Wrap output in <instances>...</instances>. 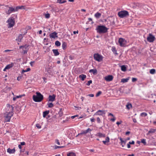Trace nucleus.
<instances>
[{"label":"nucleus","instance_id":"nucleus-15","mask_svg":"<svg viewBox=\"0 0 156 156\" xmlns=\"http://www.w3.org/2000/svg\"><path fill=\"white\" fill-rule=\"evenodd\" d=\"M16 150L15 148L13 149H11L9 148L7 150V152L9 154H14L15 153Z\"/></svg>","mask_w":156,"mask_h":156},{"label":"nucleus","instance_id":"nucleus-60","mask_svg":"<svg viewBox=\"0 0 156 156\" xmlns=\"http://www.w3.org/2000/svg\"><path fill=\"white\" fill-rule=\"evenodd\" d=\"M19 9L18 6L16 7V8H14V9H15L14 12L15 11H17Z\"/></svg>","mask_w":156,"mask_h":156},{"label":"nucleus","instance_id":"nucleus-41","mask_svg":"<svg viewBox=\"0 0 156 156\" xmlns=\"http://www.w3.org/2000/svg\"><path fill=\"white\" fill-rule=\"evenodd\" d=\"M48 107L49 108H51L54 106L53 104L52 103L48 104Z\"/></svg>","mask_w":156,"mask_h":156},{"label":"nucleus","instance_id":"nucleus-56","mask_svg":"<svg viewBox=\"0 0 156 156\" xmlns=\"http://www.w3.org/2000/svg\"><path fill=\"white\" fill-rule=\"evenodd\" d=\"M55 142L56 143V144H58V145H60V143L59 141V140L57 139V140H55Z\"/></svg>","mask_w":156,"mask_h":156},{"label":"nucleus","instance_id":"nucleus-48","mask_svg":"<svg viewBox=\"0 0 156 156\" xmlns=\"http://www.w3.org/2000/svg\"><path fill=\"white\" fill-rule=\"evenodd\" d=\"M113 118L111 119H110V120L112 122H114L116 118L114 116H113Z\"/></svg>","mask_w":156,"mask_h":156},{"label":"nucleus","instance_id":"nucleus-20","mask_svg":"<svg viewBox=\"0 0 156 156\" xmlns=\"http://www.w3.org/2000/svg\"><path fill=\"white\" fill-rule=\"evenodd\" d=\"M86 77V75L84 74H81L79 76V78L81 79L83 81L84 80Z\"/></svg>","mask_w":156,"mask_h":156},{"label":"nucleus","instance_id":"nucleus-42","mask_svg":"<svg viewBox=\"0 0 156 156\" xmlns=\"http://www.w3.org/2000/svg\"><path fill=\"white\" fill-rule=\"evenodd\" d=\"M102 93L101 91H99L96 94V96L97 97L99 96Z\"/></svg>","mask_w":156,"mask_h":156},{"label":"nucleus","instance_id":"nucleus-39","mask_svg":"<svg viewBox=\"0 0 156 156\" xmlns=\"http://www.w3.org/2000/svg\"><path fill=\"white\" fill-rule=\"evenodd\" d=\"M60 43L58 41H57L55 42V45L57 46H58L60 45Z\"/></svg>","mask_w":156,"mask_h":156},{"label":"nucleus","instance_id":"nucleus-45","mask_svg":"<svg viewBox=\"0 0 156 156\" xmlns=\"http://www.w3.org/2000/svg\"><path fill=\"white\" fill-rule=\"evenodd\" d=\"M50 16L49 13L46 14L45 15V17L46 18H48L50 17Z\"/></svg>","mask_w":156,"mask_h":156},{"label":"nucleus","instance_id":"nucleus-17","mask_svg":"<svg viewBox=\"0 0 156 156\" xmlns=\"http://www.w3.org/2000/svg\"><path fill=\"white\" fill-rule=\"evenodd\" d=\"M89 72L90 73H93L94 75H96L98 73L97 70L96 69H90V70Z\"/></svg>","mask_w":156,"mask_h":156},{"label":"nucleus","instance_id":"nucleus-61","mask_svg":"<svg viewBox=\"0 0 156 156\" xmlns=\"http://www.w3.org/2000/svg\"><path fill=\"white\" fill-rule=\"evenodd\" d=\"M90 121L92 122H94L95 121V119L94 118L90 119Z\"/></svg>","mask_w":156,"mask_h":156},{"label":"nucleus","instance_id":"nucleus-3","mask_svg":"<svg viewBox=\"0 0 156 156\" xmlns=\"http://www.w3.org/2000/svg\"><path fill=\"white\" fill-rule=\"evenodd\" d=\"M118 15L121 18H123L129 16L128 12L126 10H122L119 12Z\"/></svg>","mask_w":156,"mask_h":156},{"label":"nucleus","instance_id":"nucleus-54","mask_svg":"<svg viewBox=\"0 0 156 156\" xmlns=\"http://www.w3.org/2000/svg\"><path fill=\"white\" fill-rule=\"evenodd\" d=\"M91 130L89 128H88L87 129L85 130L86 133H87L89 131H91Z\"/></svg>","mask_w":156,"mask_h":156},{"label":"nucleus","instance_id":"nucleus-10","mask_svg":"<svg viewBox=\"0 0 156 156\" xmlns=\"http://www.w3.org/2000/svg\"><path fill=\"white\" fill-rule=\"evenodd\" d=\"M105 114V111L99 110L95 113L94 115H101Z\"/></svg>","mask_w":156,"mask_h":156},{"label":"nucleus","instance_id":"nucleus-55","mask_svg":"<svg viewBox=\"0 0 156 156\" xmlns=\"http://www.w3.org/2000/svg\"><path fill=\"white\" fill-rule=\"evenodd\" d=\"M126 140H124V142H123V144L122 145V147H124V145H125L126 142Z\"/></svg>","mask_w":156,"mask_h":156},{"label":"nucleus","instance_id":"nucleus-28","mask_svg":"<svg viewBox=\"0 0 156 156\" xmlns=\"http://www.w3.org/2000/svg\"><path fill=\"white\" fill-rule=\"evenodd\" d=\"M23 38L22 34H20L18 37V38L16 39V40H18L19 41H20Z\"/></svg>","mask_w":156,"mask_h":156},{"label":"nucleus","instance_id":"nucleus-59","mask_svg":"<svg viewBox=\"0 0 156 156\" xmlns=\"http://www.w3.org/2000/svg\"><path fill=\"white\" fill-rule=\"evenodd\" d=\"M21 78H22L21 76H18L17 78V80H18L20 81L21 79Z\"/></svg>","mask_w":156,"mask_h":156},{"label":"nucleus","instance_id":"nucleus-50","mask_svg":"<svg viewBox=\"0 0 156 156\" xmlns=\"http://www.w3.org/2000/svg\"><path fill=\"white\" fill-rule=\"evenodd\" d=\"M18 7L19 9H25L24 6H18Z\"/></svg>","mask_w":156,"mask_h":156},{"label":"nucleus","instance_id":"nucleus-36","mask_svg":"<svg viewBox=\"0 0 156 156\" xmlns=\"http://www.w3.org/2000/svg\"><path fill=\"white\" fill-rule=\"evenodd\" d=\"M30 70V69L29 68H27V69L25 70L23 69L22 71V73L23 74V73L29 71Z\"/></svg>","mask_w":156,"mask_h":156},{"label":"nucleus","instance_id":"nucleus-51","mask_svg":"<svg viewBox=\"0 0 156 156\" xmlns=\"http://www.w3.org/2000/svg\"><path fill=\"white\" fill-rule=\"evenodd\" d=\"M137 80V79L136 78H133L132 79V81L133 82H135Z\"/></svg>","mask_w":156,"mask_h":156},{"label":"nucleus","instance_id":"nucleus-34","mask_svg":"<svg viewBox=\"0 0 156 156\" xmlns=\"http://www.w3.org/2000/svg\"><path fill=\"white\" fill-rule=\"evenodd\" d=\"M67 46V44L65 42H63L62 43V47L63 48V49H65V48H66Z\"/></svg>","mask_w":156,"mask_h":156},{"label":"nucleus","instance_id":"nucleus-29","mask_svg":"<svg viewBox=\"0 0 156 156\" xmlns=\"http://www.w3.org/2000/svg\"><path fill=\"white\" fill-rule=\"evenodd\" d=\"M126 106V108L128 109H129L131 108L132 107V105L129 103H128Z\"/></svg>","mask_w":156,"mask_h":156},{"label":"nucleus","instance_id":"nucleus-27","mask_svg":"<svg viewBox=\"0 0 156 156\" xmlns=\"http://www.w3.org/2000/svg\"><path fill=\"white\" fill-rule=\"evenodd\" d=\"M25 96L24 94H23V95L17 96L16 97H14L13 98V101H15L17 98H21L22 96Z\"/></svg>","mask_w":156,"mask_h":156},{"label":"nucleus","instance_id":"nucleus-57","mask_svg":"<svg viewBox=\"0 0 156 156\" xmlns=\"http://www.w3.org/2000/svg\"><path fill=\"white\" fill-rule=\"evenodd\" d=\"M122 122V121H120V122H116V124L118 125H119V124H121Z\"/></svg>","mask_w":156,"mask_h":156},{"label":"nucleus","instance_id":"nucleus-21","mask_svg":"<svg viewBox=\"0 0 156 156\" xmlns=\"http://www.w3.org/2000/svg\"><path fill=\"white\" fill-rule=\"evenodd\" d=\"M52 51L55 56H57L59 55V53L58 51V49H53Z\"/></svg>","mask_w":156,"mask_h":156},{"label":"nucleus","instance_id":"nucleus-52","mask_svg":"<svg viewBox=\"0 0 156 156\" xmlns=\"http://www.w3.org/2000/svg\"><path fill=\"white\" fill-rule=\"evenodd\" d=\"M97 122L98 123H100L101 122V120L100 118L99 117H98L97 119Z\"/></svg>","mask_w":156,"mask_h":156},{"label":"nucleus","instance_id":"nucleus-53","mask_svg":"<svg viewBox=\"0 0 156 156\" xmlns=\"http://www.w3.org/2000/svg\"><path fill=\"white\" fill-rule=\"evenodd\" d=\"M109 138L108 136H107L105 139V141H107L108 142H109Z\"/></svg>","mask_w":156,"mask_h":156},{"label":"nucleus","instance_id":"nucleus-22","mask_svg":"<svg viewBox=\"0 0 156 156\" xmlns=\"http://www.w3.org/2000/svg\"><path fill=\"white\" fill-rule=\"evenodd\" d=\"M49 112V110L43 112V117L44 118L46 117V115H48Z\"/></svg>","mask_w":156,"mask_h":156},{"label":"nucleus","instance_id":"nucleus-33","mask_svg":"<svg viewBox=\"0 0 156 156\" xmlns=\"http://www.w3.org/2000/svg\"><path fill=\"white\" fill-rule=\"evenodd\" d=\"M62 108H61L58 113L60 117H61L63 115V113L62 111Z\"/></svg>","mask_w":156,"mask_h":156},{"label":"nucleus","instance_id":"nucleus-40","mask_svg":"<svg viewBox=\"0 0 156 156\" xmlns=\"http://www.w3.org/2000/svg\"><path fill=\"white\" fill-rule=\"evenodd\" d=\"M147 114L145 112H142L140 114V115L142 116H146L147 115Z\"/></svg>","mask_w":156,"mask_h":156},{"label":"nucleus","instance_id":"nucleus-23","mask_svg":"<svg viewBox=\"0 0 156 156\" xmlns=\"http://www.w3.org/2000/svg\"><path fill=\"white\" fill-rule=\"evenodd\" d=\"M129 79V78L128 77L126 79H122L121 80V82L125 83L127 82Z\"/></svg>","mask_w":156,"mask_h":156},{"label":"nucleus","instance_id":"nucleus-43","mask_svg":"<svg viewBox=\"0 0 156 156\" xmlns=\"http://www.w3.org/2000/svg\"><path fill=\"white\" fill-rule=\"evenodd\" d=\"M113 52L116 55H117L118 54L117 53V51L116 49H112Z\"/></svg>","mask_w":156,"mask_h":156},{"label":"nucleus","instance_id":"nucleus-35","mask_svg":"<svg viewBox=\"0 0 156 156\" xmlns=\"http://www.w3.org/2000/svg\"><path fill=\"white\" fill-rule=\"evenodd\" d=\"M141 143L145 145L147 144V143L146 142V140L145 139H143L141 140Z\"/></svg>","mask_w":156,"mask_h":156},{"label":"nucleus","instance_id":"nucleus-30","mask_svg":"<svg viewBox=\"0 0 156 156\" xmlns=\"http://www.w3.org/2000/svg\"><path fill=\"white\" fill-rule=\"evenodd\" d=\"M57 2L61 4L63 3L66 2V0H57Z\"/></svg>","mask_w":156,"mask_h":156},{"label":"nucleus","instance_id":"nucleus-7","mask_svg":"<svg viewBox=\"0 0 156 156\" xmlns=\"http://www.w3.org/2000/svg\"><path fill=\"white\" fill-rule=\"evenodd\" d=\"M94 59L96 61L100 62L102 60V56L98 53L94 54Z\"/></svg>","mask_w":156,"mask_h":156},{"label":"nucleus","instance_id":"nucleus-25","mask_svg":"<svg viewBox=\"0 0 156 156\" xmlns=\"http://www.w3.org/2000/svg\"><path fill=\"white\" fill-rule=\"evenodd\" d=\"M121 67L122 71L125 72L126 70V67L125 65H122L121 66Z\"/></svg>","mask_w":156,"mask_h":156},{"label":"nucleus","instance_id":"nucleus-11","mask_svg":"<svg viewBox=\"0 0 156 156\" xmlns=\"http://www.w3.org/2000/svg\"><path fill=\"white\" fill-rule=\"evenodd\" d=\"M113 79L112 76L111 75L107 76L105 78V79L107 81H110L113 80Z\"/></svg>","mask_w":156,"mask_h":156},{"label":"nucleus","instance_id":"nucleus-32","mask_svg":"<svg viewBox=\"0 0 156 156\" xmlns=\"http://www.w3.org/2000/svg\"><path fill=\"white\" fill-rule=\"evenodd\" d=\"M150 73L152 74H154L155 73V70L154 69H152L150 70Z\"/></svg>","mask_w":156,"mask_h":156},{"label":"nucleus","instance_id":"nucleus-14","mask_svg":"<svg viewBox=\"0 0 156 156\" xmlns=\"http://www.w3.org/2000/svg\"><path fill=\"white\" fill-rule=\"evenodd\" d=\"M56 96L53 94L52 95H50L49 96V101H55Z\"/></svg>","mask_w":156,"mask_h":156},{"label":"nucleus","instance_id":"nucleus-47","mask_svg":"<svg viewBox=\"0 0 156 156\" xmlns=\"http://www.w3.org/2000/svg\"><path fill=\"white\" fill-rule=\"evenodd\" d=\"M27 52V51L26 50H23V51L22 52V54H26Z\"/></svg>","mask_w":156,"mask_h":156},{"label":"nucleus","instance_id":"nucleus-16","mask_svg":"<svg viewBox=\"0 0 156 156\" xmlns=\"http://www.w3.org/2000/svg\"><path fill=\"white\" fill-rule=\"evenodd\" d=\"M52 68L48 67V66H46L45 67V71H47L49 74H50L51 72Z\"/></svg>","mask_w":156,"mask_h":156},{"label":"nucleus","instance_id":"nucleus-1","mask_svg":"<svg viewBox=\"0 0 156 156\" xmlns=\"http://www.w3.org/2000/svg\"><path fill=\"white\" fill-rule=\"evenodd\" d=\"M9 108L10 109V111L11 112H7L6 116H5V121L6 122H9L10 120L11 117L12 116L13 113V107L7 104V108Z\"/></svg>","mask_w":156,"mask_h":156},{"label":"nucleus","instance_id":"nucleus-19","mask_svg":"<svg viewBox=\"0 0 156 156\" xmlns=\"http://www.w3.org/2000/svg\"><path fill=\"white\" fill-rule=\"evenodd\" d=\"M31 46H30L29 45H21L20 46V49L21 48H24L25 49H26L27 48H31Z\"/></svg>","mask_w":156,"mask_h":156},{"label":"nucleus","instance_id":"nucleus-24","mask_svg":"<svg viewBox=\"0 0 156 156\" xmlns=\"http://www.w3.org/2000/svg\"><path fill=\"white\" fill-rule=\"evenodd\" d=\"M101 16V13H99L98 12H97L94 15V16L95 17H96L97 19L99 18Z\"/></svg>","mask_w":156,"mask_h":156},{"label":"nucleus","instance_id":"nucleus-64","mask_svg":"<svg viewBox=\"0 0 156 156\" xmlns=\"http://www.w3.org/2000/svg\"><path fill=\"white\" fill-rule=\"evenodd\" d=\"M69 58L70 60H72L73 59V57L70 55L69 56Z\"/></svg>","mask_w":156,"mask_h":156},{"label":"nucleus","instance_id":"nucleus-38","mask_svg":"<svg viewBox=\"0 0 156 156\" xmlns=\"http://www.w3.org/2000/svg\"><path fill=\"white\" fill-rule=\"evenodd\" d=\"M52 63L49 62L48 65H46V66H48V67H50L52 68Z\"/></svg>","mask_w":156,"mask_h":156},{"label":"nucleus","instance_id":"nucleus-12","mask_svg":"<svg viewBox=\"0 0 156 156\" xmlns=\"http://www.w3.org/2000/svg\"><path fill=\"white\" fill-rule=\"evenodd\" d=\"M14 64L13 63L7 65L5 67L3 71H5L6 69H9L13 66Z\"/></svg>","mask_w":156,"mask_h":156},{"label":"nucleus","instance_id":"nucleus-18","mask_svg":"<svg viewBox=\"0 0 156 156\" xmlns=\"http://www.w3.org/2000/svg\"><path fill=\"white\" fill-rule=\"evenodd\" d=\"M96 136H98L100 137H104L105 136V134H102L100 133H98L97 134H96Z\"/></svg>","mask_w":156,"mask_h":156},{"label":"nucleus","instance_id":"nucleus-63","mask_svg":"<svg viewBox=\"0 0 156 156\" xmlns=\"http://www.w3.org/2000/svg\"><path fill=\"white\" fill-rule=\"evenodd\" d=\"M12 50L11 49H7L6 50H5L4 52H7L8 51H11Z\"/></svg>","mask_w":156,"mask_h":156},{"label":"nucleus","instance_id":"nucleus-31","mask_svg":"<svg viewBox=\"0 0 156 156\" xmlns=\"http://www.w3.org/2000/svg\"><path fill=\"white\" fill-rule=\"evenodd\" d=\"M67 156H75L76 154L75 153L73 152H70L67 154Z\"/></svg>","mask_w":156,"mask_h":156},{"label":"nucleus","instance_id":"nucleus-4","mask_svg":"<svg viewBox=\"0 0 156 156\" xmlns=\"http://www.w3.org/2000/svg\"><path fill=\"white\" fill-rule=\"evenodd\" d=\"M7 22L8 23L9 25L8 27L10 28L12 27L15 23L14 18L12 17L9 18Z\"/></svg>","mask_w":156,"mask_h":156},{"label":"nucleus","instance_id":"nucleus-49","mask_svg":"<svg viewBox=\"0 0 156 156\" xmlns=\"http://www.w3.org/2000/svg\"><path fill=\"white\" fill-rule=\"evenodd\" d=\"M119 139L121 141V145H122V144H123V142H124V140H123L122 138H121V137H120L119 138Z\"/></svg>","mask_w":156,"mask_h":156},{"label":"nucleus","instance_id":"nucleus-37","mask_svg":"<svg viewBox=\"0 0 156 156\" xmlns=\"http://www.w3.org/2000/svg\"><path fill=\"white\" fill-rule=\"evenodd\" d=\"M43 95L40 93V102L43 100Z\"/></svg>","mask_w":156,"mask_h":156},{"label":"nucleus","instance_id":"nucleus-13","mask_svg":"<svg viewBox=\"0 0 156 156\" xmlns=\"http://www.w3.org/2000/svg\"><path fill=\"white\" fill-rule=\"evenodd\" d=\"M50 37V38H55L57 37V33L56 32H54L50 34L49 35Z\"/></svg>","mask_w":156,"mask_h":156},{"label":"nucleus","instance_id":"nucleus-6","mask_svg":"<svg viewBox=\"0 0 156 156\" xmlns=\"http://www.w3.org/2000/svg\"><path fill=\"white\" fill-rule=\"evenodd\" d=\"M6 6L7 8L6 9L5 12L7 14L9 15L11 13L14 12V8L9 7L8 5Z\"/></svg>","mask_w":156,"mask_h":156},{"label":"nucleus","instance_id":"nucleus-62","mask_svg":"<svg viewBox=\"0 0 156 156\" xmlns=\"http://www.w3.org/2000/svg\"><path fill=\"white\" fill-rule=\"evenodd\" d=\"M88 96L90 97H93L94 96V94H88Z\"/></svg>","mask_w":156,"mask_h":156},{"label":"nucleus","instance_id":"nucleus-46","mask_svg":"<svg viewBox=\"0 0 156 156\" xmlns=\"http://www.w3.org/2000/svg\"><path fill=\"white\" fill-rule=\"evenodd\" d=\"M64 147V146H55V149H57L58 148H62Z\"/></svg>","mask_w":156,"mask_h":156},{"label":"nucleus","instance_id":"nucleus-5","mask_svg":"<svg viewBox=\"0 0 156 156\" xmlns=\"http://www.w3.org/2000/svg\"><path fill=\"white\" fill-rule=\"evenodd\" d=\"M119 43L120 46L125 47L127 46V41L125 39L122 38H120L119 39Z\"/></svg>","mask_w":156,"mask_h":156},{"label":"nucleus","instance_id":"nucleus-8","mask_svg":"<svg viewBox=\"0 0 156 156\" xmlns=\"http://www.w3.org/2000/svg\"><path fill=\"white\" fill-rule=\"evenodd\" d=\"M155 39V37L151 34H150L147 38V41L150 42H153Z\"/></svg>","mask_w":156,"mask_h":156},{"label":"nucleus","instance_id":"nucleus-9","mask_svg":"<svg viewBox=\"0 0 156 156\" xmlns=\"http://www.w3.org/2000/svg\"><path fill=\"white\" fill-rule=\"evenodd\" d=\"M36 94L37 95H34L33 97V100L36 102H39V92H36Z\"/></svg>","mask_w":156,"mask_h":156},{"label":"nucleus","instance_id":"nucleus-2","mask_svg":"<svg viewBox=\"0 0 156 156\" xmlns=\"http://www.w3.org/2000/svg\"><path fill=\"white\" fill-rule=\"evenodd\" d=\"M108 29L103 25L98 26L96 30L97 32L99 34H104L107 32Z\"/></svg>","mask_w":156,"mask_h":156},{"label":"nucleus","instance_id":"nucleus-44","mask_svg":"<svg viewBox=\"0 0 156 156\" xmlns=\"http://www.w3.org/2000/svg\"><path fill=\"white\" fill-rule=\"evenodd\" d=\"M92 83V81L91 80H89L88 81V82L87 83V86H89L90 83Z\"/></svg>","mask_w":156,"mask_h":156},{"label":"nucleus","instance_id":"nucleus-58","mask_svg":"<svg viewBox=\"0 0 156 156\" xmlns=\"http://www.w3.org/2000/svg\"><path fill=\"white\" fill-rule=\"evenodd\" d=\"M134 141H132V142H129V144H134Z\"/></svg>","mask_w":156,"mask_h":156},{"label":"nucleus","instance_id":"nucleus-26","mask_svg":"<svg viewBox=\"0 0 156 156\" xmlns=\"http://www.w3.org/2000/svg\"><path fill=\"white\" fill-rule=\"evenodd\" d=\"M155 131H156V129H151L148 132L147 134H149L150 133H154L155 132Z\"/></svg>","mask_w":156,"mask_h":156}]
</instances>
